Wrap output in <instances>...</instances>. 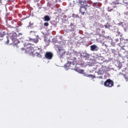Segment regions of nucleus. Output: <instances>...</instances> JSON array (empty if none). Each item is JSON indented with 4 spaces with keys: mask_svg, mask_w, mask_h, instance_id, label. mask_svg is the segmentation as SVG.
<instances>
[{
    "mask_svg": "<svg viewBox=\"0 0 128 128\" xmlns=\"http://www.w3.org/2000/svg\"><path fill=\"white\" fill-rule=\"evenodd\" d=\"M25 48H26V52L32 56H36V54L38 52H42V49L41 46L36 47L34 49L32 46L30 44L25 46Z\"/></svg>",
    "mask_w": 128,
    "mask_h": 128,
    "instance_id": "obj_1",
    "label": "nucleus"
},
{
    "mask_svg": "<svg viewBox=\"0 0 128 128\" xmlns=\"http://www.w3.org/2000/svg\"><path fill=\"white\" fill-rule=\"evenodd\" d=\"M22 36V34L19 33L17 34L16 32H12L10 36H8V38L12 40V44H20V40L16 38L18 36Z\"/></svg>",
    "mask_w": 128,
    "mask_h": 128,
    "instance_id": "obj_2",
    "label": "nucleus"
},
{
    "mask_svg": "<svg viewBox=\"0 0 128 128\" xmlns=\"http://www.w3.org/2000/svg\"><path fill=\"white\" fill-rule=\"evenodd\" d=\"M104 86L106 88H112L114 86V81L110 79H108L104 82Z\"/></svg>",
    "mask_w": 128,
    "mask_h": 128,
    "instance_id": "obj_3",
    "label": "nucleus"
},
{
    "mask_svg": "<svg viewBox=\"0 0 128 128\" xmlns=\"http://www.w3.org/2000/svg\"><path fill=\"white\" fill-rule=\"evenodd\" d=\"M66 54V50L62 48L60 46L58 47V50L57 51V54L60 56V58H62Z\"/></svg>",
    "mask_w": 128,
    "mask_h": 128,
    "instance_id": "obj_4",
    "label": "nucleus"
},
{
    "mask_svg": "<svg viewBox=\"0 0 128 128\" xmlns=\"http://www.w3.org/2000/svg\"><path fill=\"white\" fill-rule=\"evenodd\" d=\"M80 12L82 14V16H84V14L86 12H88V11L86 10V8L84 6H81L79 10Z\"/></svg>",
    "mask_w": 128,
    "mask_h": 128,
    "instance_id": "obj_5",
    "label": "nucleus"
},
{
    "mask_svg": "<svg viewBox=\"0 0 128 128\" xmlns=\"http://www.w3.org/2000/svg\"><path fill=\"white\" fill-rule=\"evenodd\" d=\"M52 56H54V54L52 52H46L45 54V58H47V60H52Z\"/></svg>",
    "mask_w": 128,
    "mask_h": 128,
    "instance_id": "obj_6",
    "label": "nucleus"
},
{
    "mask_svg": "<svg viewBox=\"0 0 128 128\" xmlns=\"http://www.w3.org/2000/svg\"><path fill=\"white\" fill-rule=\"evenodd\" d=\"M90 50H92V52H97V50H100L98 46L96 44L92 45L90 46Z\"/></svg>",
    "mask_w": 128,
    "mask_h": 128,
    "instance_id": "obj_7",
    "label": "nucleus"
},
{
    "mask_svg": "<svg viewBox=\"0 0 128 128\" xmlns=\"http://www.w3.org/2000/svg\"><path fill=\"white\" fill-rule=\"evenodd\" d=\"M104 72H106V68L102 67V68H100L98 74H104Z\"/></svg>",
    "mask_w": 128,
    "mask_h": 128,
    "instance_id": "obj_8",
    "label": "nucleus"
},
{
    "mask_svg": "<svg viewBox=\"0 0 128 128\" xmlns=\"http://www.w3.org/2000/svg\"><path fill=\"white\" fill-rule=\"evenodd\" d=\"M70 26L72 28L70 30V32H74V30H76V25H74L72 23H70Z\"/></svg>",
    "mask_w": 128,
    "mask_h": 128,
    "instance_id": "obj_9",
    "label": "nucleus"
},
{
    "mask_svg": "<svg viewBox=\"0 0 128 128\" xmlns=\"http://www.w3.org/2000/svg\"><path fill=\"white\" fill-rule=\"evenodd\" d=\"M44 22H50V16L46 15L44 16Z\"/></svg>",
    "mask_w": 128,
    "mask_h": 128,
    "instance_id": "obj_10",
    "label": "nucleus"
},
{
    "mask_svg": "<svg viewBox=\"0 0 128 128\" xmlns=\"http://www.w3.org/2000/svg\"><path fill=\"white\" fill-rule=\"evenodd\" d=\"M30 42H34V44H38V38H30L29 40Z\"/></svg>",
    "mask_w": 128,
    "mask_h": 128,
    "instance_id": "obj_11",
    "label": "nucleus"
},
{
    "mask_svg": "<svg viewBox=\"0 0 128 128\" xmlns=\"http://www.w3.org/2000/svg\"><path fill=\"white\" fill-rule=\"evenodd\" d=\"M6 33L4 32H0V40H2V38H4V35Z\"/></svg>",
    "mask_w": 128,
    "mask_h": 128,
    "instance_id": "obj_12",
    "label": "nucleus"
},
{
    "mask_svg": "<svg viewBox=\"0 0 128 128\" xmlns=\"http://www.w3.org/2000/svg\"><path fill=\"white\" fill-rule=\"evenodd\" d=\"M36 56L38 58H42V55L40 54V52H37Z\"/></svg>",
    "mask_w": 128,
    "mask_h": 128,
    "instance_id": "obj_13",
    "label": "nucleus"
},
{
    "mask_svg": "<svg viewBox=\"0 0 128 128\" xmlns=\"http://www.w3.org/2000/svg\"><path fill=\"white\" fill-rule=\"evenodd\" d=\"M79 4H81L80 6H84V2L80 1Z\"/></svg>",
    "mask_w": 128,
    "mask_h": 128,
    "instance_id": "obj_14",
    "label": "nucleus"
},
{
    "mask_svg": "<svg viewBox=\"0 0 128 128\" xmlns=\"http://www.w3.org/2000/svg\"><path fill=\"white\" fill-rule=\"evenodd\" d=\"M124 22H120L118 24V26H124Z\"/></svg>",
    "mask_w": 128,
    "mask_h": 128,
    "instance_id": "obj_15",
    "label": "nucleus"
},
{
    "mask_svg": "<svg viewBox=\"0 0 128 128\" xmlns=\"http://www.w3.org/2000/svg\"><path fill=\"white\" fill-rule=\"evenodd\" d=\"M122 63L120 62H119L118 64V68H122Z\"/></svg>",
    "mask_w": 128,
    "mask_h": 128,
    "instance_id": "obj_16",
    "label": "nucleus"
},
{
    "mask_svg": "<svg viewBox=\"0 0 128 128\" xmlns=\"http://www.w3.org/2000/svg\"><path fill=\"white\" fill-rule=\"evenodd\" d=\"M50 26V24L48 22H46L44 23V26Z\"/></svg>",
    "mask_w": 128,
    "mask_h": 128,
    "instance_id": "obj_17",
    "label": "nucleus"
},
{
    "mask_svg": "<svg viewBox=\"0 0 128 128\" xmlns=\"http://www.w3.org/2000/svg\"><path fill=\"white\" fill-rule=\"evenodd\" d=\"M112 4H114L115 6L116 5V4H118V2H112Z\"/></svg>",
    "mask_w": 128,
    "mask_h": 128,
    "instance_id": "obj_18",
    "label": "nucleus"
},
{
    "mask_svg": "<svg viewBox=\"0 0 128 128\" xmlns=\"http://www.w3.org/2000/svg\"><path fill=\"white\" fill-rule=\"evenodd\" d=\"M88 76L92 78H96V76L90 74L88 75Z\"/></svg>",
    "mask_w": 128,
    "mask_h": 128,
    "instance_id": "obj_19",
    "label": "nucleus"
},
{
    "mask_svg": "<svg viewBox=\"0 0 128 128\" xmlns=\"http://www.w3.org/2000/svg\"><path fill=\"white\" fill-rule=\"evenodd\" d=\"M79 72H80V74H82V72H84V70H79Z\"/></svg>",
    "mask_w": 128,
    "mask_h": 128,
    "instance_id": "obj_20",
    "label": "nucleus"
},
{
    "mask_svg": "<svg viewBox=\"0 0 128 128\" xmlns=\"http://www.w3.org/2000/svg\"><path fill=\"white\" fill-rule=\"evenodd\" d=\"M12 24H16V20H13L12 22Z\"/></svg>",
    "mask_w": 128,
    "mask_h": 128,
    "instance_id": "obj_21",
    "label": "nucleus"
},
{
    "mask_svg": "<svg viewBox=\"0 0 128 128\" xmlns=\"http://www.w3.org/2000/svg\"><path fill=\"white\" fill-rule=\"evenodd\" d=\"M8 42H10V40H8V39L7 41L6 42V44H8Z\"/></svg>",
    "mask_w": 128,
    "mask_h": 128,
    "instance_id": "obj_22",
    "label": "nucleus"
},
{
    "mask_svg": "<svg viewBox=\"0 0 128 128\" xmlns=\"http://www.w3.org/2000/svg\"><path fill=\"white\" fill-rule=\"evenodd\" d=\"M104 26H105L106 28H108V26H108L106 25H104Z\"/></svg>",
    "mask_w": 128,
    "mask_h": 128,
    "instance_id": "obj_23",
    "label": "nucleus"
},
{
    "mask_svg": "<svg viewBox=\"0 0 128 128\" xmlns=\"http://www.w3.org/2000/svg\"><path fill=\"white\" fill-rule=\"evenodd\" d=\"M124 76V78L126 79V80H126V82H128V78H126V76Z\"/></svg>",
    "mask_w": 128,
    "mask_h": 128,
    "instance_id": "obj_24",
    "label": "nucleus"
},
{
    "mask_svg": "<svg viewBox=\"0 0 128 128\" xmlns=\"http://www.w3.org/2000/svg\"><path fill=\"white\" fill-rule=\"evenodd\" d=\"M70 66V64H67L66 65V66H68H68Z\"/></svg>",
    "mask_w": 128,
    "mask_h": 128,
    "instance_id": "obj_25",
    "label": "nucleus"
},
{
    "mask_svg": "<svg viewBox=\"0 0 128 128\" xmlns=\"http://www.w3.org/2000/svg\"><path fill=\"white\" fill-rule=\"evenodd\" d=\"M94 4H98V2H94Z\"/></svg>",
    "mask_w": 128,
    "mask_h": 128,
    "instance_id": "obj_26",
    "label": "nucleus"
},
{
    "mask_svg": "<svg viewBox=\"0 0 128 128\" xmlns=\"http://www.w3.org/2000/svg\"><path fill=\"white\" fill-rule=\"evenodd\" d=\"M37 6H40V4H38Z\"/></svg>",
    "mask_w": 128,
    "mask_h": 128,
    "instance_id": "obj_27",
    "label": "nucleus"
},
{
    "mask_svg": "<svg viewBox=\"0 0 128 128\" xmlns=\"http://www.w3.org/2000/svg\"><path fill=\"white\" fill-rule=\"evenodd\" d=\"M30 32H35L30 31Z\"/></svg>",
    "mask_w": 128,
    "mask_h": 128,
    "instance_id": "obj_28",
    "label": "nucleus"
},
{
    "mask_svg": "<svg viewBox=\"0 0 128 128\" xmlns=\"http://www.w3.org/2000/svg\"><path fill=\"white\" fill-rule=\"evenodd\" d=\"M118 34H120V32H118Z\"/></svg>",
    "mask_w": 128,
    "mask_h": 128,
    "instance_id": "obj_29",
    "label": "nucleus"
}]
</instances>
